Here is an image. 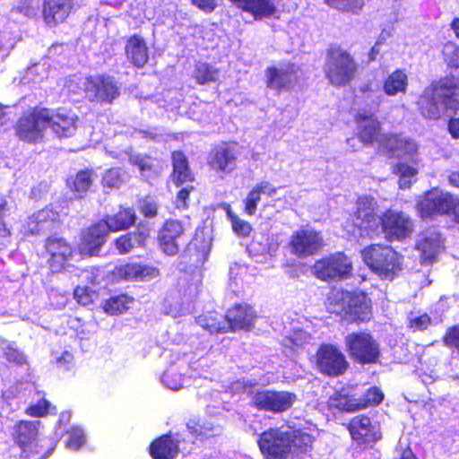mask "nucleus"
<instances>
[{"label": "nucleus", "mask_w": 459, "mask_h": 459, "mask_svg": "<svg viewBox=\"0 0 459 459\" xmlns=\"http://www.w3.org/2000/svg\"><path fill=\"white\" fill-rule=\"evenodd\" d=\"M408 87V75L403 69H396L384 81L383 90L387 96L405 93Z\"/></svg>", "instance_id": "obj_32"}, {"label": "nucleus", "mask_w": 459, "mask_h": 459, "mask_svg": "<svg viewBox=\"0 0 459 459\" xmlns=\"http://www.w3.org/2000/svg\"><path fill=\"white\" fill-rule=\"evenodd\" d=\"M74 296L78 303L87 306L93 301L96 293L88 287L78 286L74 291Z\"/></svg>", "instance_id": "obj_56"}, {"label": "nucleus", "mask_w": 459, "mask_h": 459, "mask_svg": "<svg viewBox=\"0 0 459 459\" xmlns=\"http://www.w3.org/2000/svg\"><path fill=\"white\" fill-rule=\"evenodd\" d=\"M328 306L330 312L349 316L352 320L365 321L369 318L370 307L363 292L333 291L328 297Z\"/></svg>", "instance_id": "obj_8"}, {"label": "nucleus", "mask_w": 459, "mask_h": 459, "mask_svg": "<svg viewBox=\"0 0 459 459\" xmlns=\"http://www.w3.org/2000/svg\"><path fill=\"white\" fill-rule=\"evenodd\" d=\"M377 110L360 109L356 117L358 136L362 143L377 142L380 150L390 158L404 159L416 165L419 162L418 145L413 140L398 134H380V122L374 117Z\"/></svg>", "instance_id": "obj_2"}, {"label": "nucleus", "mask_w": 459, "mask_h": 459, "mask_svg": "<svg viewBox=\"0 0 459 459\" xmlns=\"http://www.w3.org/2000/svg\"><path fill=\"white\" fill-rule=\"evenodd\" d=\"M186 434L164 435L152 442L150 454L153 459H174L182 451H187Z\"/></svg>", "instance_id": "obj_17"}, {"label": "nucleus", "mask_w": 459, "mask_h": 459, "mask_svg": "<svg viewBox=\"0 0 459 459\" xmlns=\"http://www.w3.org/2000/svg\"><path fill=\"white\" fill-rule=\"evenodd\" d=\"M266 85L275 91L285 90L290 87L297 79L294 65H284L280 67H268L265 71Z\"/></svg>", "instance_id": "obj_24"}, {"label": "nucleus", "mask_w": 459, "mask_h": 459, "mask_svg": "<svg viewBox=\"0 0 459 459\" xmlns=\"http://www.w3.org/2000/svg\"><path fill=\"white\" fill-rule=\"evenodd\" d=\"M367 266L381 279L393 280L402 269V257L391 247L370 245L361 252Z\"/></svg>", "instance_id": "obj_6"}, {"label": "nucleus", "mask_w": 459, "mask_h": 459, "mask_svg": "<svg viewBox=\"0 0 459 459\" xmlns=\"http://www.w3.org/2000/svg\"><path fill=\"white\" fill-rule=\"evenodd\" d=\"M193 366H190L187 370L194 371ZM195 376L191 373L186 376V368L183 363L171 365L162 375L161 382L169 389L177 391L184 387L190 386L195 383L193 380Z\"/></svg>", "instance_id": "obj_26"}, {"label": "nucleus", "mask_w": 459, "mask_h": 459, "mask_svg": "<svg viewBox=\"0 0 459 459\" xmlns=\"http://www.w3.org/2000/svg\"><path fill=\"white\" fill-rule=\"evenodd\" d=\"M123 175L117 169H111L107 170L102 178V185L104 188H118L123 184Z\"/></svg>", "instance_id": "obj_52"}, {"label": "nucleus", "mask_w": 459, "mask_h": 459, "mask_svg": "<svg viewBox=\"0 0 459 459\" xmlns=\"http://www.w3.org/2000/svg\"><path fill=\"white\" fill-rule=\"evenodd\" d=\"M196 323L202 328L209 331L211 333L227 332L230 325L227 322L226 316L217 312H207L196 318Z\"/></svg>", "instance_id": "obj_33"}, {"label": "nucleus", "mask_w": 459, "mask_h": 459, "mask_svg": "<svg viewBox=\"0 0 459 459\" xmlns=\"http://www.w3.org/2000/svg\"><path fill=\"white\" fill-rule=\"evenodd\" d=\"M46 249L50 255L48 263L53 273H57L64 269L73 255L71 246L62 238H48L46 243Z\"/></svg>", "instance_id": "obj_21"}, {"label": "nucleus", "mask_w": 459, "mask_h": 459, "mask_svg": "<svg viewBox=\"0 0 459 459\" xmlns=\"http://www.w3.org/2000/svg\"><path fill=\"white\" fill-rule=\"evenodd\" d=\"M236 159L234 150L223 144L214 149L209 163L217 171L230 173L236 168Z\"/></svg>", "instance_id": "obj_29"}, {"label": "nucleus", "mask_w": 459, "mask_h": 459, "mask_svg": "<svg viewBox=\"0 0 459 459\" xmlns=\"http://www.w3.org/2000/svg\"><path fill=\"white\" fill-rule=\"evenodd\" d=\"M190 223L188 220L181 221L178 220H169L165 222L160 231L170 235L171 238L182 242L185 233L188 230Z\"/></svg>", "instance_id": "obj_41"}, {"label": "nucleus", "mask_w": 459, "mask_h": 459, "mask_svg": "<svg viewBox=\"0 0 459 459\" xmlns=\"http://www.w3.org/2000/svg\"><path fill=\"white\" fill-rule=\"evenodd\" d=\"M323 246L319 232L309 227H301L290 236L289 247L291 254L307 257L316 254Z\"/></svg>", "instance_id": "obj_13"}, {"label": "nucleus", "mask_w": 459, "mask_h": 459, "mask_svg": "<svg viewBox=\"0 0 459 459\" xmlns=\"http://www.w3.org/2000/svg\"><path fill=\"white\" fill-rule=\"evenodd\" d=\"M255 186L260 192L261 195H265L268 196H273L278 189L273 184L264 180L257 183Z\"/></svg>", "instance_id": "obj_62"}, {"label": "nucleus", "mask_w": 459, "mask_h": 459, "mask_svg": "<svg viewBox=\"0 0 459 459\" xmlns=\"http://www.w3.org/2000/svg\"><path fill=\"white\" fill-rule=\"evenodd\" d=\"M384 399V394L382 391L376 387H370L363 395V398L358 401L361 409L366 408L367 406H376L378 405Z\"/></svg>", "instance_id": "obj_51"}, {"label": "nucleus", "mask_w": 459, "mask_h": 459, "mask_svg": "<svg viewBox=\"0 0 459 459\" xmlns=\"http://www.w3.org/2000/svg\"><path fill=\"white\" fill-rule=\"evenodd\" d=\"M129 161L138 167L142 176L147 180L156 174V171L152 169V160L150 157L132 154L129 155Z\"/></svg>", "instance_id": "obj_45"}, {"label": "nucleus", "mask_w": 459, "mask_h": 459, "mask_svg": "<svg viewBox=\"0 0 459 459\" xmlns=\"http://www.w3.org/2000/svg\"><path fill=\"white\" fill-rule=\"evenodd\" d=\"M191 189H193V187H191L190 189L187 187H184L178 192L175 203L176 207L178 209H185L186 207V201L189 197V193Z\"/></svg>", "instance_id": "obj_64"}, {"label": "nucleus", "mask_w": 459, "mask_h": 459, "mask_svg": "<svg viewBox=\"0 0 459 459\" xmlns=\"http://www.w3.org/2000/svg\"><path fill=\"white\" fill-rule=\"evenodd\" d=\"M116 274L126 281H147L157 278L160 271L153 265L129 263L117 267Z\"/></svg>", "instance_id": "obj_25"}, {"label": "nucleus", "mask_w": 459, "mask_h": 459, "mask_svg": "<svg viewBox=\"0 0 459 459\" xmlns=\"http://www.w3.org/2000/svg\"><path fill=\"white\" fill-rule=\"evenodd\" d=\"M444 249L441 235L436 230H428L418 236L416 250L420 254V263L429 264L436 261Z\"/></svg>", "instance_id": "obj_19"}, {"label": "nucleus", "mask_w": 459, "mask_h": 459, "mask_svg": "<svg viewBox=\"0 0 459 459\" xmlns=\"http://www.w3.org/2000/svg\"><path fill=\"white\" fill-rule=\"evenodd\" d=\"M345 346L351 357L359 363H376L380 355L378 343L367 333L348 334L345 337Z\"/></svg>", "instance_id": "obj_10"}, {"label": "nucleus", "mask_w": 459, "mask_h": 459, "mask_svg": "<svg viewBox=\"0 0 459 459\" xmlns=\"http://www.w3.org/2000/svg\"><path fill=\"white\" fill-rule=\"evenodd\" d=\"M325 74L335 86L345 85L354 77L357 66L352 56L339 47H332L325 65Z\"/></svg>", "instance_id": "obj_9"}, {"label": "nucleus", "mask_w": 459, "mask_h": 459, "mask_svg": "<svg viewBox=\"0 0 459 459\" xmlns=\"http://www.w3.org/2000/svg\"><path fill=\"white\" fill-rule=\"evenodd\" d=\"M51 404L47 400H40L36 404L30 406L26 412L33 417H42L49 411Z\"/></svg>", "instance_id": "obj_60"}, {"label": "nucleus", "mask_w": 459, "mask_h": 459, "mask_svg": "<svg viewBox=\"0 0 459 459\" xmlns=\"http://www.w3.org/2000/svg\"><path fill=\"white\" fill-rule=\"evenodd\" d=\"M238 7L250 13L255 19L271 17L277 10L272 0H241Z\"/></svg>", "instance_id": "obj_31"}, {"label": "nucleus", "mask_w": 459, "mask_h": 459, "mask_svg": "<svg viewBox=\"0 0 459 459\" xmlns=\"http://www.w3.org/2000/svg\"><path fill=\"white\" fill-rule=\"evenodd\" d=\"M147 234L143 230L126 233L119 237L116 242V247L120 254H127L134 247L144 245Z\"/></svg>", "instance_id": "obj_34"}, {"label": "nucleus", "mask_w": 459, "mask_h": 459, "mask_svg": "<svg viewBox=\"0 0 459 459\" xmlns=\"http://www.w3.org/2000/svg\"><path fill=\"white\" fill-rule=\"evenodd\" d=\"M39 420H21L13 427V437L19 446L30 451L39 434Z\"/></svg>", "instance_id": "obj_27"}, {"label": "nucleus", "mask_w": 459, "mask_h": 459, "mask_svg": "<svg viewBox=\"0 0 459 459\" xmlns=\"http://www.w3.org/2000/svg\"><path fill=\"white\" fill-rule=\"evenodd\" d=\"M255 318V310L247 304L236 305L226 315L227 322L230 325V329L233 331L248 330L252 326Z\"/></svg>", "instance_id": "obj_28"}, {"label": "nucleus", "mask_w": 459, "mask_h": 459, "mask_svg": "<svg viewBox=\"0 0 459 459\" xmlns=\"http://www.w3.org/2000/svg\"><path fill=\"white\" fill-rule=\"evenodd\" d=\"M187 432L195 439H204L215 435L218 430L212 423H203L195 420H190L186 425Z\"/></svg>", "instance_id": "obj_43"}, {"label": "nucleus", "mask_w": 459, "mask_h": 459, "mask_svg": "<svg viewBox=\"0 0 459 459\" xmlns=\"http://www.w3.org/2000/svg\"><path fill=\"white\" fill-rule=\"evenodd\" d=\"M159 244L163 253L168 255H175L178 253L181 242L160 230Z\"/></svg>", "instance_id": "obj_49"}, {"label": "nucleus", "mask_w": 459, "mask_h": 459, "mask_svg": "<svg viewBox=\"0 0 459 459\" xmlns=\"http://www.w3.org/2000/svg\"><path fill=\"white\" fill-rule=\"evenodd\" d=\"M261 194L256 189L255 186H254L250 192L247 194L246 199L244 200L245 203V212L248 215H254L256 212L257 204L261 200Z\"/></svg>", "instance_id": "obj_55"}, {"label": "nucleus", "mask_w": 459, "mask_h": 459, "mask_svg": "<svg viewBox=\"0 0 459 459\" xmlns=\"http://www.w3.org/2000/svg\"><path fill=\"white\" fill-rule=\"evenodd\" d=\"M420 114L438 119L459 109V75L446 76L427 87L418 100Z\"/></svg>", "instance_id": "obj_3"}, {"label": "nucleus", "mask_w": 459, "mask_h": 459, "mask_svg": "<svg viewBox=\"0 0 459 459\" xmlns=\"http://www.w3.org/2000/svg\"><path fill=\"white\" fill-rule=\"evenodd\" d=\"M172 162L173 179L178 185L193 180L187 160L182 152H174L172 153Z\"/></svg>", "instance_id": "obj_35"}, {"label": "nucleus", "mask_w": 459, "mask_h": 459, "mask_svg": "<svg viewBox=\"0 0 459 459\" xmlns=\"http://www.w3.org/2000/svg\"><path fill=\"white\" fill-rule=\"evenodd\" d=\"M348 429L352 440L359 445L377 442L381 434L377 424H373L367 416H356L348 425Z\"/></svg>", "instance_id": "obj_20"}, {"label": "nucleus", "mask_w": 459, "mask_h": 459, "mask_svg": "<svg viewBox=\"0 0 459 459\" xmlns=\"http://www.w3.org/2000/svg\"><path fill=\"white\" fill-rule=\"evenodd\" d=\"M0 351L4 357L11 363L22 365L25 362L24 355L15 347V344L8 341H0Z\"/></svg>", "instance_id": "obj_44"}, {"label": "nucleus", "mask_w": 459, "mask_h": 459, "mask_svg": "<svg viewBox=\"0 0 459 459\" xmlns=\"http://www.w3.org/2000/svg\"><path fill=\"white\" fill-rule=\"evenodd\" d=\"M162 310L172 317L180 316L183 314V307L177 297H168L162 304Z\"/></svg>", "instance_id": "obj_53"}, {"label": "nucleus", "mask_w": 459, "mask_h": 459, "mask_svg": "<svg viewBox=\"0 0 459 459\" xmlns=\"http://www.w3.org/2000/svg\"><path fill=\"white\" fill-rule=\"evenodd\" d=\"M290 434V445L294 452H307L313 443V437L300 429L287 430Z\"/></svg>", "instance_id": "obj_40"}, {"label": "nucleus", "mask_w": 459, "mask_h": 459, "mask_svg": "<svg viewBox=\"0 0 459 459\" xmlns=\"http://www.w3.org/2000/svg\"><path fill=\"white\" fill-rule=\"evenodd\" d=\"M134 303V299L126 294L113 296L105 301L103 309L109 315H118L126 312Z\"/></svg>", "instance_id": "obj_36"}, {"label": "nucleus", "mask_w": 459, "mask_h": 459, "mask_svg": "<svg viewBox=\"0 0 459 459\" xmlns=\"http://www.w3.org/2000/svg\"><path fill=\"white\" fill-rule=\"evenodd\" d=\"M443 58L449 67L459 68V47L453 43L447 42L444 45Z\"/></svg>", "instance_id": "obj_50"}, {"label": "nucleus", "mask_w": 459, "mask_h": 459, "mask_svg": "<svg viewBox=\"0 0 459 459\" xmlns=\"http://www.w3.org/2000/svg\"><path fill=\"white\" fill-rule=\"evenodd\" d=\"M360 91L368 99L372 100V106L370 108L377 110L378 106L380 105V94L377 90L372 88L371 82H367L360 87Z\"/></svg>", "instance_id": "obj_58"}, {"label": "nucleus", "mask_w": 459, "mask_h": 459, "mask_svg": "<svg viewBox=\"0 0 459 459\" xmlns=\"http://www.w3.org/2000/svg\"><path fill=\"white\" fill-rule=\"evenodd\" d=\"M315 273L322 280L342 279L351 271V262L342 253H336L322 260L314 265Z\"/></svg>", "instance_id": "obj_16"}, {"label": "nucleus", "mask_w": 459, "mask_h": 459, "mask_svg": "<svg viewBox=\"0 0 459 459\" xmlns=\"http://www.w3.org/2000/svg\"><path fill=\"white\" fill-rule=\"evenodd\" d=\"M86 442L83 429L79 427H73L66 432L65 440V446L71 450L80 449Z\"/></svg>", "instance_id": "obj_46"}, {"label": "nucleus", "mask_w": 459, "mask_h": 459, "mask_svg": "<svg viewBox=\"0 0 459 459\" xmlns=\"http://www.w3.org/2000/svg\"><path fill=\"white\" fill-rule=\"evenodd\" d=\"M54 359L56 367L61 370L67 371L74 367V355L67 351H62L59 355H55Z\"/></svg>", "instance_id": "obj_57"}, {"label": "nucleus", "mask_w": 459, "mask_h": 459, "mask_svg": "<svg viewBox=\"0 0 459 459\" xmlns=\"http://www.w3.org/2000/svg\"><path fill=\"white\" fill-rule=\"evenodd\" d=\"M135 212L132 208L121 207L114 215L107 216L82 231L78 249L82 256H91L99 253L100 247L106 242L108 231L124 230L135 222Z\"/></svg>", "instance_id": "obj_4"}, {"label": "nucleus", "mask_w": 459, "mask_h": 459, "mask_svg": "<svg viewBox=\"0 0 459 459\" xmlns=\"http://www.w3.org/2000/svg\"><path fill=\"white\" fill-rule=\"evenodd\" d=\"M310 339L308 333L303 330H296L292 334L286 335L282 340V344L286 347L301 346Z\"/></svg>", "instance_id": "obj_54"}, {"label": "nucleus", "mask_w": 459, "mask_h": 459, "mask_svg": "<svg viewBox=\"0 0 459 459\" xmlns=\"http://www.w3.org/2000/svg\"><path fill=\"white\" fill-rule=\"evenodd\" d=\"M393 171L399 177L400 188H409L416 180L418 170L415 167L399 162L393 168Z\"/></svg>", "instance_id": "obj_38"}, {"label": "nucleus", "mask_w": 459, "mask_h": 459, "mask_svg": "<svg viewBox=\"0 0 459 459\" xmlns=\"http://www.w3.org/2000/svg\"><path fill=\"white\" fill-rule=\"evenodd\" d=\"M258 446L266 459H287L291 452L290 434L282 429H269L263 432Z\"/></svg>", "instance_id": "obj_11"}, {"label": "nucleus", "mask_w": 459, "mask_h": 459, "mask_svg": "<svg viewBox=\"0 0 459 459\" xmlns=\"http://www.w3.org/2000/svg\"><path fill=\"white\" fill-rule=\"evenodd\" d=\"M377 201L368 195L360 196L357 201V211L352 219V225H346L348 232L356 236L376 234L381 228L389 240H401L411 236L413 223L410 217L402 212L386 211L382 217L376 214Z\"/></svg>", "instance_id": "obj_1"}, {"label": "nucleus", "mask_w": 459, "mask_h": 459, "mask_svg": "<svg viewBox=\"0 0 459 459\" xmlns=\"http://www.w3.org/2000/svg\"><path fill=\"white\" fill-rule=\"evenodd\" d=\"M192 4L205 13H211L216 7L215 0H192Z\"/></svg>", "instance_id": "obj_63"}, {"label": "nucleus", "mask_w": 459, "mask_h": 459, "mask_svg": "<svg viewBox=\"0 0 459 459\" xmlns=\"http://www.w3.org/2000/svg\"><path fill=\"white\" fill-rule=\"evenodd\" d=\"M91 171H79L72 182L68 181L71 189L75 193L76 196L82 198L91 188L92 184Z\"/></svg>", "instance_id": "obj_39"}, {"label": "nucleus", "mask_w": 459, "mask_h": 459, "mask_svg": "<svg viewBox=\"0 0 459 459\" xmlns=\"http://www.w3.org/2000/svg\"><path fill=\"white\" fill-rule=\"evenodd\" d=\"M219 76V70L206 63H199L195 66V78L199 84L216 82Z\"/></svg>", "instance_id": "obj_42"}, {"label": "nucleus", "mask_w": 459, "mask_h": 459, "mask_svg": "<svg viewBox=\"0 0 459 459\" xmlns=\"http://www.w3.org/2000/svg\"><path fill=\"white\" fill-rule=\"evenodd\" d=\"M74 6V0H44L42 15L48 27L64 22Z\"/></svg>", "instance_id": "obj_23"}, {"label": "nucleus", "mask_w": 459, "mask_h": 459, "mask_svg": "<svg viewBox=\"0 0 459 459\" xmlns=\"http://www.w3.org/2000/svg\"><path fill=\"white\" fill-rule=\"evenodd\" d=\"M227 214L230 221L232 230L236 235L244 238L247 237L251 233L252 227L247 221L235 215L230 210L228 211Z\"/></svg>", "instance_id": "obj_48"}, {"label": "nucleus", "mask_w": 459, "mask_h": 459, "mask_svg": "<svg viewBox=\"0 0 459 459\" xmlns=\"http://www.w3.org/2000/svg\"><path fill=\"white\" fill-rule=\"evenodd\" d=\"M329 6L343 12L357 13L364 5V0H325Z\"/></svg>", "instance_id": "obj_47"}, {"label": "nucleus", "mask_w": 459, "mask_h": 459, "mask_svg": "<svg viewBox=\"0 0 459 459\" xmlns=\"http://www.w3.org/2000/svg\"><path fill=\"white\" fill-rule=\"evenodd\" d=\"M140 211L146 217H154L157 214V204L150 197L140 203Z\"/></svg>", "instance_id": "obj_61"}, {"label": "nucleus", "mask_w": 459, "mask_h": 459, "mask_svg": "<svg viewBox=\"0 0 459 459\" xmlns=\"http://www.w3.org/2000/svg\"><path fill=\"white\" fill-rule=\"evenodd\" d=\"M86 97L91 101L111 102L119 95V89L110 76H91L84 82Z\"/></svg>", "instance_id": "obj_15"}, {"label": "nucleus", "mask_w": 459, "mask_h": 459, "mask_svg": "<svg viewBox=\"0 0 459 459\" xmlns=\"http://www.w3.org/2000/svg\"><path fill=\"white\" fill-rule=\"evenodd\" d=\"M317 370L329 377L342 375L349 363L342 351L330 343L321 344L315 356Z\"/></svg>", "instance_id": "obj_12"}, {"label": "nucleus", "mask_w": 459, "mask_h": 459, "mask_svg": "<svg viewBox=\"0 0 459 459\" xmlns=\"http://www.w3.org/2000/svg\"><path fill=\"white\" fill-rule=\"evenodd\" d=\"M43 108H35L29 115L20 118L16 133L20 139L35 143L42 138L43 130L48 127L47 121L39 115Z\"/></svg>", "instance_id": "obj_18"}, {"label": "nucleus", "mask_w": 459, "mask_h": 459, "mask_svg": "<svg viewBox=\"0 0 459 459\" xmlns=\"http://www.w3.org/2000/svg\"><path fill=\"white\" fill-rule=\"evenodd\" d=\"M430 324V318L427 314L420 316L411 315L409 317V326L414 331H421L426 329Z\"/></svg>", "instance_id": "obj_59"}, {"label": "nucleus", "mask_w": 459, "mask_h": 459, "mask_svg": "<svg viewBox=\"0 0 459 459\" xmlns=\"http://www.w3.org/2000/svg\"><path fill=\"white\" fill-rule=\"evenodd\" d=\"M59 221V214L46 207L28 218L25 230L30 234H41L54 230Z\"/></svg>", "instance_id": "obj_22"}, {"label": "nucleus", "mask_w": 459, "mask_h": 459, "mask_svg": "<svg viewBox=\"0 0 459 459\" xmlns=\"http://www.w3.org/2000/svg\"><path fill=\"white\" fill-rule=\"evenodd\" d=\"M55 134L58 137H70L77 128V116L71 110L43 108L39 114Z\"/></svg>", "instance_id": "obj_14"}, {"label": "nucleus", "mask_w": 459, "mask_h": 459, "mask_svg": "<svg viewBox=\"0 0 459 459\" xmlns=\"http://www.w3.org/2000/svg\"><path fill=\"white\" fill-rule=\"evenodd\" d=\"M416 208L423 219L453 214L459 223V198L440 188L434 187L421 195Z\"/></svg>", "instance_id": "obj_7"}, {"label": "nucleus", "mask_w": 459, "mask_h": 459, "mask_svg": "<svg viewBox=\"0 0 459 459\" xmlns=\"http://www.w3.org/2000/svg\"><path fill=\"white\" fill-rule=\"evenodd\" d=\"M127 58L137 67H143L148 61V48L144 39L139 36H132L126 45Z\"/></svg>", "instance_id": "obj_30"}, {"label": "nucleus", "mask_w": 459, "mask_h": 459, "mask_svg": "<svg viewBox=\"0 0 459 459\" xmlns=\"http://www.w3.org/2000/svg\"><path fill=\"white\" fill-rule=\"evenodd\" d=\"M232 388L235 391L240 389L251 395L250 403L260 411L281 413L288 411L295 403L297 396L287 391H273L262 389L253 392V385L245 380L237 381Z\"/></svg>", "instance_id": "obj_5"}, {"label": "nucleus", "mask_w": 459, "mask_h": 459, "mask_svg": "<svg viewBox=\"0 0 459 459\" xmlns=\"http://www.w3.org/2000/svg\"><path fill=\"white\" fill-rule=\"evenodd\" d=\"M328 406L331 409H337L348 412L361 410V406H359L357 399L340 393H336L329 398Z\"/></svg>", "instance_id": "obj_37"}]
</instances>
